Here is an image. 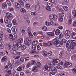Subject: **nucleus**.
I'll return each mask as SVG.
<instances>
[{"label": "nucleus", "instance_id": "60", "mask_svg": "<svg viewBox=\"0 0 76 76\" xmlns=\"http://www.w3.org/2000/svg\"><path fill=\"white\" fill-rule=\"evenodd\" d=\"M20 60L21 62H23V61H24V58H20Z\"/></svg>", "mask_w": 76, "mask_h": 76}, {"label": "nucleus", "instance_id": "8", "mask_svg": "<svg viewBox=\"0 0 76 76\" xmlns=\"http://www.w3.org/2000/svg\"><path fill=\"white\" fill-rule=\"evenodd\" d=\"M72 63L68 62L64 64V68H68V67H69L71 66H72Z\"/></svg>", "mask_w": 76, "mask_h": 76}, {"label": "nucleus", "instance_id": "7", "mask_svg": "<svg viewBox=\"0 0 76 76\" xmlns=\"http://www.w3.org/2000/svg\"><path fill=\"white\" fill-rule=\"evenodd\" d=\"M6 16L5 17L9 19V20H12L13 19V17H12V15L11 13L8 12L6 14Z\"/></svg>", "mask_w": 76, "mask_h": 76}, {"label": "nucleus", "instance_id": "50", "mask_svg": "<svg viewBox=\"0 0 76 76\" xmlns=\"http://www.w3.org/2000/svg\"><path fill=\"white\" fill-rule=\"evenodd\" d=\"M64 60L66 62H67L69 61V58H64Z\"/></svg>", "mask_w": 76, "mask_h": 76}, {"label": "nucleus", "instance_id": "13", "mask_svg": "<svg viewBox=\"0 0 76 76\" xmlns=\"http://www.w3.org/2000/svg\"><path fill=\"white\" fill-rule=\"evenodd\" d=\"M32 70L33 72H38V69L37 68V67L36 66H34L33 67L32 69Z\"/></svg>", "mask_w": 76, "mask_h": 76}, {"label": "nucleus", "instance_id": "28", "mask_svg": "<svg viewBox=\"0 0 76 76\" xmlns=\"http://www.w3.org/2000/svg\"><path fill=\"white\" fill-rule=\"evenodd\" d=\"M40 8V6H39V5H37L35 7V10H37V11L39 10Z\"/></svg>", "mask_w": 76, "mask_h": 76}, {"label": "nucleus", "instance_id": "47", "mask_svg": "<svg viewBox=\"0 0 76 76\" xmlns=\"http://www.w3.org/2000/svg\"><path fill=\"white\" fill-rule=\"evenodd\" d=\"M30 66H31V64H30V63L28 62L26 65V67H27V68H29Z\"/></svg>", "mask_w": 76, "mask_h": 76}, {"label": "nucleus", "instance_id": "48", "mask_svg": "<svg viewBox=\"0 0 76 76\" xmlns=\"http://www.w3.org/2000/svg\"><path fill=\"white\" fill-rule=\"evenodd\" d=\"M26 7L27 9H29L30 8V5L29 4H26Z\"/></svg>", "mask_w": 76, "mask_h": 76}, {"label": "nucleus", "instance_id": "6", "mask_svg": "<svg viewBox=\"0 0 76 76\" xmlns=\"http://www.w3.org/2000/svg\"><path fill=\"white\" fill-rule=\"evenodd\" d=\"M26 42H25V44L27 45H29L31 44V43L32 42V41H31V39L29 37H27L26 38Z\"/></svg>", "mask_w": 76, "mask_h": 76}, {"label": "nucleus", "instance_id": "9", "mask_svg": "<svg viewBox=\"0 0 76 76\" xmlns=\"http://www.w3.org/2000/svg\"><path fill=\"white\" fill-rule=\"evenodd\" d=\"M75 47V46L73 44L71 43L68 47V50L69 51H72V50H73L74 49Z\"/></svg>", "mask_w": 76, "mask_h": 76}, {"label": "nucleus", "instance_id": "41", "mask_svg": "<svg viewBox=\"0 0 76 76\" xmlns=\"http://www.w3.org/2000/svg\"><path fill=\"white\" fill-rule=\"evenodd\" d=\"M76 58V55H73L71 57L72 60H73L74 59H75Z\"/></svg>", "mask_w": 76, "mask_h": 76}, {"label": "nucleus", "instance_id": "58", "mask_svg": "<svg viewBox=\"0 0 76 76\" xmlns=\"http://www.w3.org/2000/svg\"><path fill=\"white\" fill-rule=\"evenodd\" d=\"M72 19H70L68 23V25H70V24L71 23H72Z\"/></svg>", "mask_w": 76, "mask_h": 76}, {"label": "nucleus", "instance_id": "39", "mask_svg": "<svg viewBox=\"0 0 76 76\" xmlns=\"http://www.w3.org/2000/svg\"><path fill=\"white\" fill-rule=\"evenodd\" d=\"M17 41H18L20 43H22V42L23 41V39H20L18 40Z\"/></svg>", "mask_w": 76, "mask_h": 76}, {"label": "nucleus", "instance_id": "32", "mask_svg": "<svg viewBox=\"0 0 76 76\" xmlns=\"http://www.w3.org/2000/svg\"><path fill=\"white\" fill-rule=\"evenodd\" d=\"M7 6V4L6 2H4L2 4V8L3 9H4L5 7H6Z\"/></svg>", "mask_w": 76, "mask_h": 76}, {"label": "nucleus", "instance_id": "37", "mask_svg": "<svg viewBox=\"0 0 76 76\" xmlns=\"http://www.w3.org/2000/svg\"><path fill=\"white\" fill-rule=\"evenodd\" d=\"M7 47L8 48V50H10L11 48V45L10 44H9L7 45Z\"/></svg>", "mask_w": 76, "mask_h": 76}, {"label": "nucleus", "instance_id": "18", "mask_svg": "<svg viewBox=\"0 0 76 76\" xmlns=\"http://www.w3.org/2000/svg\"><path fill=\"white\" fill-rule=\"evenodd\" d=\"M20 11L22 13H26V10L24 8H22L20 10Z\"/></svg>", "mask_w": 76, "mask_h": 76}, {"label": "nucleus", "instance_id": "16", "mask_svg": "<svg viewBox=\"0 0 76 76\" xmlns=\"http://www.w3.org/2000/svg\"><path fill=\"white\" fill-rule=\"evenodd\" d=\"M12 32H16V31H17L16 27L15 26L13 27L12 28Z\"/></svg>", "mask_w": 76, "mask_h": 76}, {"label": "nucleus", "instance_id": "12", "mask_svg": "<svg viewBox=\"0 0 76 76\" xmlns=\"http://www.w3.org/2000/svg\"><path fill=\"white\" fill-rule=\"evenodd\" d=\"M59 64H60V61L59 59H57L56 61H55V62L54 63V64L56 66L58 65Z\"/></svg>", "mask_w": 76, "mask_h": 76}, {"label": "nucleus", "instance_id": "1", "mask_svg": "<svg viewBox=\"0 0 76 76\" xmlns=\"http://www.w3.org/2000/svg\"><path fill=\"white\" fill-rule=\"evenodd\" d=\"M60 40H59V38L58 37H56L55 39L53 40V44L56 45L57 47H60V45H62L63 44V43H66L67 42V40L64 39H62L60 43H59Z\"/></svg>", "mask_w": 76, "mask_h": 76}, {"label": "nucleus", "instance_id": "45", "mask_svg": "<svg viewBox=\"0 0 76 76\" xmlns=\"http://www.w3.org/2000/svg\"><path fill=\"white\" fill-rule=\"evenodd\" d=\"M48 46H50V45H52L53 43L51 42V41H49L48 44Z\"/></svg>", "mask_w": 76, "mask_h": 76}, {"label": "nucleus", "instance_id": "44", "mask_svg": "<svg viewBox=\"0 0 76 76\" xmlns=\"http://www.w3.org/2000/svg\"><path fill=\"white\" fill-rule=\"evenodd\" d=\"M12 23H9L7 24V26L8 27H9V28H10V27L12 26Z\"/></svg>", "mask_w": 76, "mask_h": 76}, {"label": "nucleus", "instance_id": "40", "mask_svg": "<svg viewBox=\"0 0 76 76\" xmlns=\"http://www.w3.org/2000/svg\"><path fill=\"white\" fill-rule=\"evenodd\" d=\"M18 1L21 4L23 5V6L24 5V3L23 1H22V0H19Z\"/></svg>", "mask_w": 76, "mask_h": 76}, {"label": "nucleus", "instance_id": "51", "mask_svg": "<svg viewBox=\"0 0 76 76\" xmlns=\"http://www.w3.org/2000/svg\"><path fill=\"white\" fill-rule=\"evenodd\" d=\"M32 48L34 50H37V48H36V46L35 45H34L32 46Z\"/></svg>", "mask_w": 76, "mask_h": 76}, {"label": "nucleus", "instance_id": "54", "mask_svg": "<svg viewBox=\"0 0 76 76\" xmlns=\"http://www.w3.org/2000/svg\"><path fill=\"white\" fill-rule=\"evenodd\" d=\"M50 25L51 24L52 25H53V26H54V22L53 21H50Z\"/></svg>", "mask_w": 76, "mask_h": 76}, {"label": "nucleus", "instance_id": "21", "mask_svg": "<svg viewBox=\"0 0 76 76\" xmlns=\"http://www.w3.org/2000/svg\"><path fill=\"white\" fill-rule=\"evenodd\" d=\"M12 23L13 25H17L18 24V22H17V21L16 20H13L12 21Z\"/></svg>", "mask_w": 76, "mask_h": 76}, {"label": "nucleus", "instance_id": "38", "mask_svg": "<svg viewBox=\"0 0 76 76\" xmlns=\"http://www.w3.org/2000/svg\"><path fill=\"white\" fill-rule=\"evenodd\" d=\"M7 2L8 5H9L10 6H12V3H11V2H10V1L9 0H7Z\"/></svg>", "mask_w": 76, "mask_h": 76}, {"label": "nucleus", "instance_id": "3", "mask_svg": "<svg viewBox=\"0 0 76 76\" xmlns=\"http://www.w3.org/2000/svg\"><path fill=\"white\" fill-rule=\"evenodd\" d=\"M18 37V34H10L9 38L11 39L12 41H15Z\"/></svg>", "mask_w": 76, "mask_h": 76}, {"label": "nucleus", "instance_id": "31", "mask_svg": "<svg viewBox=\"0 0 76 76\" xmlns=\"http://www.w3.org/2000/svg\"><path fill=\"white\" fill-rule=\"evenodd\" d=\"M43 54V56H44L45 57H46L47 56L48 53H47V52H46V51H44Z\"/></svg>", "mask_w": 76, "mask_h": 76}, {"label": "nucleus", "instance_id": "2", "mask_svg": "<svg viewBox=\"0 0 76 76\" xmlns=\"http://www.w3.org/2000/svg\"><path fill=\"white\" fill-rule=\"evenodd\" d=\"M70 31L69 30H66L64 33V34L65 35V37L67 39H69L70 38L71 34Z\"/></svg>", "mask_w": 76, "mask_h": 76}, {"label": "nucleus", "instance_id": "43", "mask_svg": "<svg viewBox=\"0 0 76 76\" xmlns=\"http://www.w3.org/2000/svg\"><path fill=\"white\" fill-rule=\"evenodd\" d=\"M63 9H64V10H65V11H67V10H69L68 7L66 6H65L64 7Z\"/></svg>", "mask_w": 76, "mask_h": 76}, {"label": "nucleus", "instance_id": "59", "mask_svg": "<svg viewBox=\"0 0 76 76\" xmlns=\"http://www.w3.org/2000/svg\"><path fill=\"white\" fill-rule=\"evenodd\" d=\"M62 56H63V53H62V52H61L59 55V57H60V58H61Z\"/></svg>", "mask_w": 76, "mask_h": 76}, {"label": "nucleus", "instance_id": "5", "mask_svg": "<svg viewBox=\"0 0 76 76\" xmlns=\"http://www.w3.org/2000/svg\"><path fill=\"white\" fill-rule=\"evenodd\" d=\"M13 46H17L18 48H20L22 47V44L18 41H15L13 43Z\"/></svg>", "mask_w": 76, "mask_h": 76}, {"label": "nucleus", "instance_id": "20", "mask_svg": "<svg viewBox=\"0 0 76 76\" xmlns=\"http://www.w3.org/2000/svg\"><path fill=\"white\" fill-rule=\"evenodd\" d=\"M8 65L10 69H13V66H12L10 62H8Z\"/></svg>", "mask_w": 76, "mask_h": 76}, {"label": "nucleus", "instance_id": "30", "mask_svg": "<svg viewBox=\"0 0 76 76\" xmlns=\"http://www.w3.org/2000/svg\"><path fill=\"white\" fill-rule=\"evenodd\" d=\"M26 48V46L25 45H23L21 48V50H24Z\"/></svg>", "mask_w": 76, "mask_h": 76}, {"label": "nucleus", "instance_id": "62", "mask_svg": "<svg viewBox=\"0 0 76 76\" xmlns=\"http://www.w3.org/2000/svg\"><path fill=\"white\" fill-rule=\"evenodd\" d=\"M30 53H32L33 54H36L37 52H36V51H35L32 50L30 51Z\"/></svg>", "mask_w": 76, "mask_h": 76}, {"label": "nucleus", "instance_id": "64", "mask_svg": "<svg viewBox=\"0 0 76 76\" xmlns=\"http://www.w3.org/2000/svg\"><path fill=\"white\" fill-rule=\"evenodd\" d=\"M7 31L9 33H11V30L9 28H7Z\"/></svg>", "mask_w": 76, "mask_h": 76}, {"label": "nucleus", "instance_id": "22", "mask_svg": "<svg viewBox=\"0 0 76 76\" xmlns=\"http://www.w3.org/2000/svg\"><path fill=\"white\" fill-rule=\"evenodd\" d=\"M50 20H53L54 19V15L53 14H51L50 15Z\"/></svg>", "mask_w": 76, "mask_h": 76}, {"label": "nucleus", "instance_id": "11", "mask_svg": "<svg viewBox=\"0 0 76 76\" xmlns=\"http://www.w3.org/2000/svg\"><path fill=\"white\" fill-rule=\"evenodd\" d=\"M15 7L17 9L21 8V5L18 2L15 3Z\"/></svg>", "mask_w": 76, "mask_h": 76}, {"label": "nucleus", "instance_id": "63", "mask_svg": "<svg viewBox=\"0 0 76 76\" xmlns=\"http://www.w3.org/2000/svg\"><path fill=\"white\" fill-rule=\"evenodd\" d=\"M36 63V62L35 61H32L31 62V64H32V65H35Z\"/></svg>", "mask_w": 76, "mask_h": 76}, {"label": "nucleus", "instance_id": "61", "mask_svg": "<svg viewBox=\"0 0 76 76\" xmlns=\"http://www.w3.org/2000/svg\"><path fill=\"white\" fill-rule=\"evenodd\" d=\"M62 38H63V34L61 33L59 36V38L60 39H61Z\"/></svg>", "mask_w": 76, "mask_h": 76}, {"label": "nucleus", "instance_id": "35", "mask_svg": "<svg viewBox=\"0 0 76 76\" xmlns=\"http://www.w3.org/2000/svg\"><path fill=\"white\" fill-rule=\"evenodd\" d=\"M59 16L60 17H63L64 15V13L62 12L59 14Z\"/></svg>", "mask_w": 76, "mask_h": 76}, {"label": "nucleus", "instance_id": "46", "mask_svg": "<svg viewBox=\"0 0 76 76\" xmlns=\"http://www.w3.org/2000/svg\"><path fill=\"white\" fill-rule=\"evenodd\" d=\"M42 29L44 31H46L47 30V28L46 26H44L42 28Z\"/></svg>", "mask_w": 76, "mask_h": 76}, {"label": "nucleus", "instance_id": "57", "mask_svg": "<svg viewBox=\"0 0 76 76\" xmlns=\"http://www.w3.org/2000/svg\"><path fill=\"white\" fill-rule=\"evenodd\" d=\"M55 72H51L50 73V76H52V75H55Z\"/></svg>", "mask_w": 76, "mask_h": 76}, {"label": "nucleus", "instance_id": "10", "mask_svg": "<svg viewBox=\"0 0 76 76\" xmlns=\"http://www.w3.org/2000/svg\"><path fill=\"white\" fill-rule=\"evenodd\" d=\"M56 9L58 10L60 12H62L63 11V9H61V8L60 6L57 5L56 7Z\"/></svg>", "mask_w": 76, "mask_h": 76}, {"label": "nucleus", "instance_id": "25", "mask_svg": "<svg viewBox=\"0 0 76 76\" xmlns=\"http://www.w3.org/2000/svg\"><path fill=\"white\" fill-rule=\"evenodd\" d=\"M45 8L46 10H48V11H51V8L50 7V6H46L45 7Z\"/></svg>", "mask_w": 76, "mask_h": 76}, {"label": "nucleus", "instance_id": "33", "mask_svg": "<svg viewBox=\"0 0 76 76\" xmlns=\"http://www.w3.org/2000/svg\"><path fill=\"white\" fill-rule=\"evenodd\" d=\"M7 60V57L6 56H4L1 59L2 61H4Z\"/></svg>", "mask_w": 76, "mask_h": 76}, {"label": "nucleus", "instance_id": "52", "mask_svg": "<svg viewBox=\"0 0 76 76\" xmlns=\"http://www.w3.org/2000/svg\"><path fill=\"white\" fill-rule=\"evenodd\" d=\"M37 48L38 50H41V46L39 45H37Z\"/></svg>", "mask_w": 76, "mask_h": 76}, {"label": "nucleus", "instance_id": "14", "mask_svg": "<svg viewBox=\"0 0 76 76\" xmlns=\"http://www.w3.org/2000/svg\"><path fill=\"white\" fill-rule=\"evenodd\" d=\"M51 70L52 72L56 73V72H57V69L54 67H53L51 68Z\"/></svg>", "mask_w": 76, "mask_h": 76}, {"label": "nucleus", "instance_id": "55", "mask_svg": "<svg viewBox=\"0 0 76 76\" xmlns=\"http://www.w3.org/2000/svg\"><path fill=\"white\" fill-rule=\"evenodd\" d=\"M47 66H45L44 67V70L45 71H47Z\"/></svg>", "mask_w": 76, "mask_h": 76}, {"label": "nucleus", "instance_id": "34", "mask_svg": "<svg viewBox=\"0 0 76 76\" xmlns=\"http://www.w3.org/2000/svg\"><path fill=\"white\" fill-rule=\"evenodd\" d=\"M48 35L49 36H54V34L53 33L49 32L47 33Z\"/></svg>", "mask_w": 76, "mask_h": 76}, {"label": "nucleus", "instance_id": "56", "mask_svg": "<svg viewBox=\"0 0 76 76\" xmlns=\"http://www.w3.org/2000/svg\"><path fill=\"white\" fill-rule=\"evenodd\" d=\"M73 26L76 27V21H74V22L73 23Z\"/></svg>", "mask_w": 76, "mask_h": 76}, {"label": "nucleus", "instance_id": "19", "mask_svg": "<svg viewBox=\"0 0 76 76\" xmlns=\"http://www.w3.org/2000/svg\"><path fill=\"white\" fill-rule=\"evenodd\" d=\"M23 67V66L22 65L20 66L19 67H18L17 69L18 71H19V72H20V71H22V70Z\"/></svg>", "mask_w": 76, "mask_h": 76}, {"label": "nucleus", "instance_id": "15", "mask_svg": "<svg viewBox=\"0 0 76 76\" xmlns=\"http://www.w3.org/2000/svg\"><path fill=\"white\" fill-rule=\"evenodd\" d=\"M55 34L56 35H59L60 34V31L59 29H57L55 31Z\"/></svg>", "mask_w": 76, "mask_h": 76}, {"label": "nucleus", "instance_id": "42", "mask_svg": "<svg viewBox=\"0 0 76 76\" xmlns=\"http://www.w3.org/2000/svg\"><path fill=\"white\" fill-rule=\"evenodd\" d=\"M6 72H7V73H8L9 75H10L12 73V72L11 71V70H7L6 71Z\"/></svg>", "mask_w": 76, "mask_h": 76}, {"label": "nucleus", "instance_id": "4", "mask_svg": "<svg viewBox=\"0 0 76 76\" xmlns=\"http://www.w3.org/2000/svg\"><path fill=\"white\" fill-rule=\"evenodd\" d=\"M13 46H17L18 48H20L22 47V44L18 41H15L13 43Z\"/></svg>", "mask_w": 76, "mask_h": 76}, {"label": "nucleus", "instance_id": "36", "mask_svg": "<svg viewBox=\"0 0 76 76\" xmlns=\"http://www.w3.org/2000/svg\"><path fill=\"white\" fill-rule=\"evenodd\" d=\"M48 5L49 6L51 7V6H53V3L50 1V2H48Z\"/></svg>", "mask_w": 76, "mask_h": 76}, {"label": "nucleus", "instance_id": "49", "mask_svg": "<svg viewBox=\"0 0 76 76\" xmlns=\"http://www.w3.org/2000/svg\"><path fill=\"white\" fill-rule=\"evenodd\" d=\"M31 15H34V16H36L37 15V13L34 12H31Z\"/></svg>", "mask_w": 76, "mask_h": 76}, {"label": "nucleus", "instance_id": "26", "mask_svg": "<svg viewBox=\"0 0 76 76\" xmlns=\"http://www.w3.org/2000/svg\"><path fill=\"white\" fill-rule=\"evenodd\" d=\"M72 15L74 18L76 16V10H73L72 11Z\"/></svg>", "mask_w": 76, "mask_h": 76}, {"label": "nucleus", "instance_id": "17", "mask_svg": "<svg viewBox=\"0 0 76 76\" xmlns=\"http://www.w3.org/2000/svg\"><path fill=\"white\" fill-rule=\"evenodd\" d=\"M72 37L74 39H76V33H72Z\"/></svg>", "mask_w": 76, "mask_h": 76}, {"label": "nucleus", "instance_id": "27", "mask_svg": "<svg viewBox=\"0 0 76 76\" xmlns=\"http://www.w3.org/2000/svg\"><path fill=\"white\" fill-rule=\"evenodd\" d=\"M13 48L12 49L14 50H15L16 51V50H18V49H19V48L17 46H13Z\"/></svg>", "mask_w": 76, "mask_h": 76}, {"label": "nucleus", "instance_id": "24", "mask_svg": "<svg viewBox=\"0 0 76 76\" xmlns=\"http://www.w3.org/2000/svg\"><path fill=\"white\" fill-rule=\"evenodd\" d=\"M9 19L5 17L4 20L5 23H7L9 22Z\"/></svg>", "mask_w": 76, "mask_h": 76}, {"label": "nucleus", "instance_id": "53", "mask_svg": "<svg viewBox=\"0 0 76 76\" xmlns=\"http://www.w3.org/2000/svg\"><path fill=\"white\" fill-rule=\"evenodd\" d=\"M56 68L58 69H62V66H60V65H58L56 66Z\"/></svg>", "mask_w": 76, "mask_h": 76}, {"label": "nucleus", "instance_id": "23", "mask_svg": "<svg viewBox=\"0 0 76 76\" xmlns=\"http://www.w3.org/2000/svg\"><path fill=\"white\" fill-rule=\"evenodd\" d=\"M37 44H38V41L37 40H34L32 43V44L33 45H37Z\"/></svg>", "mask_w": 76, "mask_h": 76}, {"label": "nucleus", "instance_id": "29", "mask_svg": "<svg viewBox=\"0 0 76 76\" xmlns=\"http://www.w3.org/2000/svg\"><path fill=\"white\" fill-rule=\"evenodd\" d=\"M37 67H39V68H40V67H41V64L40 62H37Z\"/></svg>", "mask_w": 76, "mask_h": 76}]
</instances>
